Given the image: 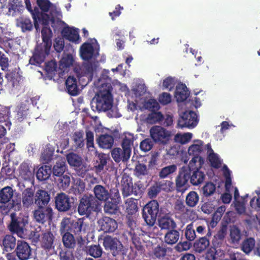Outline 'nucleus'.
Returning <instances> with one entry per match:
<instances>
[{
  "label": "nucleus",
  "instance_id": "nucleus-1",
  "mask_svg": "<svg viewBox=\"0 0 260 260\" xmlns=\"http://www.w3.org/2000/svg\"><path fill=\"white\" fill-rule=\"evenodd\" d=\"M111 82V79L104 74H102V77L94 82V84L97 87L98 91L90 103L93 111L105 112L112 107L113 87Z\"/></svg>",
  "mask_w": 260,
  "mask_h": 260
},
{
  "label": "nucleus",
  "instance_id": "nucleus-2",
  "mask_svg": "<svg viewBox=\"0 0 260 260\" xmlns=\"http://www.w3.org/2000/svg\"><path fill=\"white\" fill-rule=\"evenodd\" d=\"M202 167H199V164H196L183 166L180 168L175 179L176 190L185 191L188 185V181L193 186L202 184L205 179L204 173L200 170Z\"/></svg>",
  "mask_w": 260,
  "mask_h": 260
},
{
  "label": "nucleus",
  "instance_id": "nucleus-3",
  "mask_svg": "<svg viewBox=\"0 0 260 260\" xmlns=\"http://www.w3.org/2000/svg\"><path fill=\"white\" fill-rule=\"evenodd\" d=\"M13 189L9 186L0 189V203L8 204L1 205L0 209L3 214H8L11 209L19 211L21 209V199L20 197H14Z\"/></svg>",
  "mask_w": 260,
  "mask_h": 260
},
{
  "label": "nucleus",
  "instance_id": "nucleus-4",
  "mask_svg": "<svg viewBox=\"0 0 260 260\" xmlns=\"http://www.w3.org/2000/svg\"><path fill=\"white\" fill-rule=\"evenodd\" d=\"M99 207V203L93 195L85 194L79 200L78 212L80 215L89 216L92 212L98 211Z\"/></svg>",
  "mask_w": 260,
  "mask_h": 260
},
{
  "label": "nucleus",
  "instance_id": "nucleus-5",
  "mask_svg": "<svg viewBox=\"0 0 260 260\" xmlns=\"http://www.w3.org/2000/svg\"><path fill=\"white\" fill-rule=\"evenodd\" d=\"M159 207L157 201L153 200L143 207L142 217L147 225L153 226L155 223L159 212Z\"/></svg>",
  "mask_w": 260,
  "mask_h": 260
},
{
  "label": "nucleus",
  "instance_id": "nucleus-6",
  "mask_svg": "<svg viewBox=\"0 0 260 260\" xmlns=\"http://www.w3.org/2000/svg\"><path fill=\"white\" fill-rule=\"evenodd\" d=\"M150 135L155 143L160 145L167 144L171 138V132L161 126H153L150 129Z\"/></svg>",
  "mask_w": 260,
  "mask_h": 260
},
{
  "label": "nucleus",
  "instance_id": "nucleus-7",
  "mask_svg": "<svg viewBox=\"0 0 260 260\" xmlns=\"http://www.w3.org/2000/svg\"><path fill=\"white\" fill-rule=\"evenodd\" d=\"M204 150L203 141L200 140H195L194 144L190 146L188 149V154L192 156L188 165L199 164V167L203 166L204 164V159L201 155L204 152Z\"/></svg>",
  "mask_w": 260,
  "mask_h": 260
},
{
  "label": "nucleus",
  "instance_id": "nucleus-8",
  "mask_svg": "<svg viewBox=\"0 0 260 260\" xmlns=\"http://www.w3.org/2000/svg\"><path fill=\"white\" fill-rule=\"evenodd\" d=\"M11 222L8 226L9 230L13 233L22 237L26 231L25 226L28 224L26 217L16 216L15 213L11 214Z\"/></svg>",
  "mask_w": 260,
  "mask_h": 260
},
{
  "label": "nucleus",
  "instance_id": "nucleus-9",
  "mask_svg": "<svg viewBox=\"0 0 260 260\" xmlns=\"http://www.w3.org/2000/svg\"><path fill=\"white\" fill-rule=\"evenodd\" d=\"M84 219V217H82L77 220H73L72 221H62L60 229L61 234H63V232H67L76 236H81Z\"/></svg>",
  "mask_w": 260,
  "mask_h": 260
},
{
  "label": "nucleus",
  "instance_id": "nucleus-10",
  "mask_svg": "<svg viewBox=\"0 0 260 260\" xmlns=\"http://www.w3.org/2000/svg\"><path fill=\"white\" fill-rule=\"evenodd\" d=\"M34 218L36 222L44 224L50 222L52 220L53 212L50 207L39 206L34 212Z\"/></svg>",
  "mask_w": 260,
  "mask_h": 260
},
{
  "label": "nucleus",
  "instance_id": "nucleus-11",
  "mask_svg": "<svg viewBox=\"0 0 260 260\" xmlns=\"http://www.w3.org/2000/svg\"><path fill=\"white\" fill-rule=\"evenodd\" d=\"M30 13L32 14V18L34 19V27L37 30L39 29L38 21L43 25V26L47 27H49V22L51 21V26L54 28V24L55 23L54 19L53 18H50V16L47 14L46 12L40 13L39 9L35 7L34 10H32V12Z\"/></svg>",
  "mask_w": 260,
  "mask_h": 260
},
{
  "label": "nucleus",
  "instance_id": "nucleus-12",
  "mask_svg": "<svg viewBox=\"0 0 260 260\" xmlns=\"http://www.w3.org/2000/svg\"><path fill=\"white\" fill-rule=\"evenodd\" d=\"M197 123L196 113L192 111H186L179 117L178 121V126L181 128H193L197 125Z\"/></svg>",
  "mask_w": 260,
  "mask_h": 260
},
{
  "label": "nucleus",
  "instance_id": "nucleus-13",
  "mask_svg": "<svg viewBox=\"0 0 260 260\" xmlns=\"http://www.w3.org/2000/svg\"><path fill=\"white\" fill-rule=\"evenodd\" d=\"M14 253L19 260H28L32 255L30 245L23 240H18Z\"/></svg>",
  "mask_w": 260,
  "mask_h": 260
},
{
  "label": "nucleus",
  "instance_id": "nucleus-14",
  "mask_svg": "<svg viewBox=\"0 0 260 260\" xmlns=\"http://www.w3.org/2000/svg\"><path fill=\"white\" fill-rule=\"evenodd\" d=\"M72 202L70 197L63 192L57 193L55 198V206L59 212H67L72 207Z\"/></svg>",
  "mask_w": 260,
  "mask_h": 260
},
{
  "label": "nucleus",
  "instance_id": "nucleus-15",
  "mask_svg": "<svg viewBox=\"0 0 260 260\" xmlns=\"http://www.w3.org/2000/svg\"><path fill=\"white\" fill-rule=\"evenodd\" d=\"M103 245L106 250L112 251L113 255L116 256L122 247L120 241L116 238H113L111 236H107L103 240Z\"/></svg>",
  "mask_w": 260,
  "mask_h": 260
},
{
  "label": "nucleus",
  "instance_id": "nucleus-16",
  "mask_svg": "<svg viewBox=\"0 0 260 260\" xmlns=\"http://www.w3.org/2000/svg\"><path fill=\"white\" fill-rule=\"evenodd\" d=\"M81 57L84 60H89L96 58L99 55L98 51H95L93 46L90 43H83L80 49Z\"/></svg>",
  "mask_w": 260,
  "mask_h": 260
},
{
  "label": "nucleus",
  "instance_id": "nucleus-17",
  "mask_svg": "<svg viewBox=\"0 0 260 260\" xmlns=\"http://www.w3.org/2000/svg\"><path fill=\"white\" fill-rule=\"evenodd\" d=\"M101 230L106 233L114 232L117 228V223L113 218L104 216L98 221Z\"/></svg>",
  "mask_w": 260,
  "mask_h": 260
},
{
  "label": "nucleus",
  "instance_id": "nucleus-18",
  "mask_svg": "<svg viewBox=\"0 0 260 260\" xmlns=\"http://www.w3.org/2000/svg\"><path fill=\"white\" fill-rule=\"evenodd\" d=\"M50 200V195L45 190L38 189L35 193V204L37 207H48Z\"/></svg>",
  "mask_w": 260,
  "mask_h": 260
},
{
  "label": "nucleus",
  "instance_id": "nucleus-19",
  "mask_svg": "<svg viewBox=\"0 0 260 260\" xmlns=\"http://www.w3.org/2000/svg\"><path fill=\"white\" fill-rule=\"evenodd\" d=\"M61 33L62 37L66 40L76 43H79L80 37L78 28L70 27L69 26L64 27Z\"/></svg>",
  "mask_w": 260,
  "mask_h": 260
},
{
  "label": "nucleus",
  "instance_id": "nucleus-20",
  "mask_svg": "<svg viewBox=\"0 0 260 260\" xmlns=\"http://www.w3.org/2000/svg\"><path fill=\"white\" fill-rule=\"evenodd\" d=\"M16 239L11 235H6L2 241V247L3 253L10 252L13 251L16 247Z\"/></svg>",
  "mask_w": 260,
  "mask_h": 260
},
{
  "label": "nucleus",
  "instance_id": "nucleus-21",
  "mask_svg": "<svg viewBox=\"0 0 260 260\" xmlns=\"http://www.w3.org/2000/svg\"><path fill=\"white\" fill-rule=\"evenodd\" d=\"M158 222L161 230L169 231L176 228V222L169 214L160 216L158 219Z\"/></svg>",
  "mask_w": 260,
  "mask_h": 260
},
{
  "label": "nucleus",
  "instance_id": "nucleus-22",
  "mask_svg": "<svg viewBox=\"0 0 260 260\" xmlns=\"http://www.w3.org/2000/svg\"><path fill=\"white\" fill-rule=\"evenodd\" d=\"M35 193L31 188H27L22 193V202L24 207L28 208L35 203Z\"/></svg>",
  "mask_w": 260,
  "mask_h": 260
},
{
  "label": "nucleus",
  "instance_id": "nucleus-23",
  "mask_svg": "<svg viewBox=\"0 0 260 260\" xmlns=\"http://www.w3.org/2000/svg\"><path fill=\"white\" fill-rule=\"evenodd\" d=\"M55 237L51 232H47L42 235L40 240L41 246L45 250H50L54 247Z\"/></svg>",
  "mask_w": 260,
  "mask_h": 260
},
{
  "label": "nucleus",
  "instance_id": "nucleus-24",
  "mask_svg": "<svg viewBox=\"0 0 260 260\" xmlns=\"http://www.w3.org/2000/svg\"><path fill=\"white\" fill-rule=\"evenodd\" d=\"M94 197L100 201H106L110 198V193L108 189L103 185H96L93 189Z\"/></svg>",
  "mask_w": 260,
  "mask_h": 260
},
{
  "label": "nucleus",
  "instance_id": "nucleus-25",
  "mask_svg": "<svg viewBox=\"0 0 260 260\" xmlns=\"http://www.w3.org/2000/svg\"><path fill=\"white\" fill-rule=\"evenodd\" d=\"M189 91L185 84H179L176 88L175 96L178 102L185 101L189 95Z\"/></svg>",
  "mask_w": 260,
  "mask_h": 260
},
{
  "label": "nucleus",
  "instance_id": "nucleus-26",
  "mask_svg": "<svg viewBox=\"0 0 260 260\" xmlns=\"http://www.w3.org/2000/svg\"><path fill=\"white\" fill-rule=\"evenodd\" d=\"M31 166L27 161L21 163L19 167V176L25 180H30L32 176Z\"/></svg>",
  "mask_w": 260,
  "mask_h": 260
},
{
  "label": "nucleus",
  "instance_id": "nucleus-27",
  "mask_svg": "<svg viewBox=\"0 0 260 260\" xmlns=\"http://www.w3.org/2000/svg\"><path fill=\"white\" fill-rule=\"evenodd\" d=\"M66 85L67 90L70 95L76 96L79 93V90L77 84V80L75 77H69L66 80Z\"/></svg>",
  "mask_w": 260,
  "mask_h": 260
},
{
  "label": "nucleus",
  "instance_id": "nucleus-28",
  "mask_svg": "<svg viewBox=\"0 0 260 260\" xmlns=\"http://www.w3.org/2000/svg\"><path fill=\"white\" fill-rule=\"evenodd\" d=\"M97 142L100 147L104 149H110L113 145L114 138L110 135H102L97 139Z\"/></svg>",
  "mask_w": 260,
  "mask_h": 260
},
{
  "label": "nucleus",
  "instance_id": "nucleus-29",
  "mask_svg": "<svg viewBox=\"0 0 260 260\" xmlns=\"http://www.w3.org/2000/svg\"><path fill=\"white\" fill-rule=\"evenodd\" d=\"M16 24L24 32L31 31L33 29V24L30 19L26 17H20L17 19Z\"/></svg>",
  "mask_w": 260,
  "mask_h": 260
},
{
  "label": "nucleus",
  "instance_id": "nucleus-30",
  "mask_svg": "<svg viewBox=\"0 0 260 260\" xmlns=\"http://www.w3.org/2000/svg\"><path fill=\"white\" fill-rule=\"evenodd\" d=\"M104 206V211L105 213L113 215H116L119 212V208L118 206L119 203L113 201H106Z\"/></svg>",
  "mask_w": 260,
  "mask_h": 260
},
{
  "label": "nucleus",
  "instance_id": "nucleus-31",
  "mask_svg": "<svg viewBox=\"0 0 260 260\" xmlns=\"http://www.w3.org/2000/svg\"><path fill=\"white\" fill-rule=\"evenodd\" d=\"M180 237L179 231L175 229L168 231L164 237L165 242L169 245H172L176 243Z\"/></svg>",
  "mask_w": 260,
  "mask_h": 260
},
{
  "label": "nucleus",
  "instance_id": "nucleus-32",
  "mask_svg": "<svg viewBox=\"0 0 260 260\" xmlns=\"http://www.w3.org/2000/svg\"><path fill=\"white\" fill-rule=\"evenodd\" d=\"M52 173L51 167L45 165L41 167L36 173L37 178L40 181H45L49 179Z\"/></svg>",
  "mask_w": 260,
  "mask_h": 260
},
{
  "label": "nucleus",
  "instance_id": "nucleus-33",
  "mask_svg": "<svg viewBox=\"0 0 260 260\" xmlns=\"http://www.w3.org/2000/svg\"><path fill=\"white\" fill-rule=\"evenodd\" d=\"M169 248L163 244L155 247L152 251V257L154 259H163L167 255V252Z\"/></svg>",
  "mask_w": 260,
  "mask_h": 260
},
{
  "label": "nucleus",
  "instance_id": "nucleus-34",
  "mask_svg": "<svg viewBox=\"0 0 260 260\" xmlns=\"http://www.w3.org/2000/svg\"><path fill=\"white\" fill-rule=\"evenodd\" d=\"M95 70L96 66L94 63L88 62L83 64L82 67L83 76L87 78L88 82L92 80Z\"/></svg>",
  "mask_w": 260,
  "mask_h": 260
},
{
  "label": "nucleus",
  "instance_id": "nucleus-35",
  "mask_svg": "<svg viewBox=\"0 0 260 260\" xmlns=\"http://www.w3.org/2000/svg\"><path fill=\"white\" fill-rule=\"evenodd\" d=\"M47 55L39 48L35 49L32 56L29 59V63L31 64L39 66L44 62Z\"/></svg>",
  "mask_w": 260,
  "mask_h": 260
},
{
  "label": "nucleus",
  "instance_id": "nucleus-36",
  "mask_svg": "<svg viewBox=\"0 0 260 260\" xmlns=\"http://www.w3.org/2000/svg\"><path fill=\"white\" fill-rule=\"evenodd\" d=\"M64 232L62 238L63 246L68 249H74L76 242L73 235L70 232Z\"/></svg>",
  "mask_w": 260,
  "mask_h": 260
},
{
  "label": "nucleus",
  "instance_id": "nucleus-37",
  "mask_svg": "<svg viewBox=\"0 0 260 260\" xmlns=\"http://www.w3.org/2000/svg\"><path fill=\"white\" fill-rule=\"evenodd\" d=\"M242 235L240 230L236 226H231L230 230V241L232 244H238L241 239Z\"/></svg>",
  "mask_w": 260,
  "mask_h": 260
},
{
  "label": "nucleus",
  "instance_id": "nucleus-38",
  "mask_svg": "<svg viewBox=\"0 0 260 260\" xmlns=\"http://www.w3.org/2000/svg\"><path fill=\"white\" fill-rule=\"evenodd\" d=\"M57 64L56 61L51 60L46 63L45 70L46 76L51 80L54 78L57 71Z\"/></svg>",
  "mask_w": 260,
  "mask_h": 260
},
{
  "label": "nucleus",
  "instance_id": "nucleus-39",
  "mask_svg": "<svg viewBox=\"0 0 260 260\" xmlns=\"http://www.w3.org/2000/svg\"><path fill=\"white\" fill-rule=\"evenodd\" d=\"M69 164L71 166L80 168L82 166V158L78 154L70 152L66 156Z\"/></svg>",
  "mask_w": 260,
  "mask_h": 260
},
{
  "label": "nucleus",
  "instance_id": "nucleus-40",
  "mask_svg": "<svg viewBox=\"0 0 260 260\" xmlns=\"http://www.w3.org/2000/svg\"><path fill=\"white\" fill-rule=\"evenodd\" d=\"M24 9L22 5L17 3L15 0H10L8 4L9 15L13 16L17 15Z\"/></svg>",
  "mask_w": 260,
  "mask_h": 260
},
{
  "label": "nucleus",
  "instance_id": "nucleus-41",
  "mask_svg": "<svg viewBox=\"0 0 260 260\" xmlns=\"http://www.w3.org/2000/svg\"><path fill=\"white\" fill-rule=\"evenodd\" d=\"M209 240L206 237H201L197 240L193 244L196 251L201 253L206 250L209 246Z\"/></svg>",
  "mask_w": 260,
  "mask_h": 260
},
{
  "label": "nucleus",
  "instance_id": "nucleus-42",
  "mask_svg": "<svg viewBox=\"0 0 260 260\" xmlns=\"http://www.w3.org/2000/svg\"><path fill=\"white\" fill-rule=\"evenodd\" d=\"M54 180L58 187L63 190L66 189L69 186L71 182L70 177L64 174L54 177Z\"/></svg>",
  "mask_w": 260,
  "mask_h": 260
},
{
  "label": "nucleus",
  "instance_id": "nucleus-43",
  "mask_svg": "<svg viewBox=\"0 0 260 260\" xmlns=\"http://www.w3.org/2000/svg\"><path fill=\"white\" fill-rule=\"evenodd\" d=\"M67 170V165L65 161L62 160L57 161L53 167L52 173L55 177L63 175Z\"/></svg>",
  "mask_w": 260,
  "mask_h": 260
},
{
  "label": "nucleus",
  "instance_id": "nucleus-44",
  "mask_svg": "<svg viewBox=\"0 0 260 260\" xmlns=\"http://www.w3.org/2000/svg\"><path fill=\"white\" fill-rule=\"evenodd\" d=\"M86 252L94 258H99L103 253V249L99 244H93L86 247Z\"/></svg>",
  "mask_w": 260,
  "mask_h": 260
},
{
  "label": "nucleus",
  "instance_id": "nucleus-45",
  "mask_svg": "<svg viewBox=\"0 0 260 260\" xmlns=\"http://www.w3.org/2000/svg\"><path fill=\"white\" fill-rule=\"evenodd\" d=\"M126 212L128 215H133L135 214L138 210V202L134 198H129L125 201Z\"/></svg>",
  "mask_w": 260,
  "mask_h": 260
},
{
  "label": "nucleus",
  "instance_id": "nucleus-46",
  "mask_svg": "<svg viewBox=\"0 0 260 260\" xmlns=\"http://www.w3.org/2000/svg\"><path fill=\"white\" fill-rule=\"evenodd\" d=\"M111 155L113 159L116 162H119L121 161L126 162L129 158L125 157L124 150L120 148H115L111 152Z\"/></svg>",
  "mask_w": 260,
  "mask_h": 260
},
{
  "label": "nucleus",
  "instance_id": "nucleus-47",
  "mask_svg": "<svg viewBox=\"0 0 260 260\" xmlns=\"http://www.w3.org/2000/svg\"><path fill=\"white\" fill-rule=\"evenodd\" d=\"M134 140L133 138L125 137L122 140L121 144L122 149L124 150L125 157L129 158L131 154L132 146L133 145Z\"/></svg>",
  "mask_w": 260,
  "mask_h": 260
},
{
  "label": "nucleus",
  "instance_id": "nucleus-48",
  "mask_svg": "<svg viewBox=\"0 0 260 260\" xmlns=\"http://www.w3.org/2000/svg\"><path fill=\"white\" fill-rule=\"evenodd\" d=\"M199 196L198 193L194 191H190L185 198L186 204L189 207H194L198 203Z\"/></svg>",
  "mask_w": 260,
  "mask_h": 260
},
{
  "label": "nucleus",
  "instance_id": "nucleus-49",
  "mask_svg": "<svg viewBox=\"0 0 260 260\" xmlns=\"http://www.w3.org/2000/svg\"><path fill=\"white\" fill-rule=\"evenodd\" d=\"M134 172L136 176L142 179L143 177L148 175L149 169L145 164L138 162L135 166Z\"/></svg>",
  "mask_w": 260,
  "mask_h": 260
},
{
  "label": "nucleus",
  "instance_id": "nucleus-50",
  "mask_svg": "<svg viewBox=\"0 0 260 260\" xmlns=\"http://www.w3.org/2000/svg\"><path fill=\"white\" fill-rule=\"evenodd\" d=\"M83 136L84 133L82 131L76 132L73 134L72 139L76 149L82 148L84 146Z\"/></svg>",
  "mask_w": 260,
  "mask_h": 260
},
{
  "label": "nucleus",
  "instance_id": "nucleus-51",
  "mask_svg": "<svg viewBox=\"0 0 260 260\" xmlns=\"http://www.w3.org/2000/svg\"><path fill=\"white\" fill-rule=\"evenodd\" d=\"M208 159L212 167L216 169L221 167L222 161L216 153H209L208 155Z\"/></svg>",
  "mask_w": 260,
  "mask_h": 260
},
{
  "label": "nucleus",
  "instance_id": "nucleus-52",
  "mask_svg": "<svg viewBox=\"0 0 260 260\" xmlns=\"http://www.w3.org/2000/svg\"><path fill=\"white\" fill-rule=\"evenodd\" d=\"M108 157L104 153H100L99 154L96 162L95 165L96 171L101 172L102 171L104 167L107 163Z\"/></svg>",
  "mask_w": 260,
  "mask_h": 260
},
{
  "label": "nucleus",
  "instance_id": "nucleus-53",
  "mask_svg": "<svg viewBox=\"0 0 260 260\" xmlns=\"http://www.w3.org/2000/svg\"><path fill=\"white\" fill-rule=\"evenodd\" d=\"M255 245V240L253 238L245 239L242 244V250L246 253H249L253 249Z\"/></svg>",
  "mask_w": 260,
  "mask_h": 260
},
{
  "label": "nucleus",
  "instance_id": "nucleus-54",
  "mask_svg": "<svg viewBox=\"0 0 260 260\" xmlns=\"http://www.w3.org/2000/svg\"><path fill=\"white\" fill-rule=\"evenodd\" d=\"M164 116L160 112H152L147 117V120L150 123H160L164 120Z\"/></svg>",
  "mask_w": 260,
  "mask_h": 260
},
{
  "label": "nucleus",
  "instance_id": "nucleus-55",
  "mask_svg": "<svg viewBox=\"0 0 260 260\" xmlns=\"http://www.w3.org/2000/svg\"><path fill=\"white\" fill-rule=\"evenodd\" d=\"M177 170V166L175 165H171L162 168L159 173V176L160 178H165L169 175L174 173Z\"/></svg>",
  "mask_w": 260,
  "mask_h": 260
},
{
  "label": "nucleus",
  "instance_id": "nucleus-56",
  "mask_svg": "<svg viewBox=\"0 0 260 260\" xmlns=\"http://www.w3.org/2000/svg\"><path fill=\"white\" fill-rule=\"evenodd\" d=\"M215 207L216 205L213 201H208L202 205L201 209L204 213L209 214L213 212Z\"/></svg>",
  "mask_w": 260,
  "mask_h": 260
},
{
  "label": "nucleus",
  "instance_id": "nucleus-57",
  "mask_svg": "<svg viewBox=\"0 0 260 260\" xmlns=\"http://www.w3.org/2000/svg\"><path fill=\"white\" fill-rule=\"evenodd\" d=\"M215 185L212 182H207L203 187V194L206 197L212 195L215 191Z\"/></svg>",
  "mask_w": 260,
  "mask_h": 260
},
{
  "label": "nucleus",
  "instance_id": "nucleus-58",
  "mask_svg": "<svg viewBox=\"0 0 260 260\" xmlns=\"http://www.w3.org/2000/svg\"><path fill=\"white\" fill-rule=\"evenodd\" d=\"M161 185L155 183L150 186L148 189V196L150 199L155 198L161 191Z\"/></svg>",
  "mask_w": 260,
  "mask_h": 260
},
{
  "label": "nucleus",
  "instance_id": "nucleus-59",
  "mask_svg": "<svg viewBox=\"0 0 260 260\" xmlns=\"http://www.w3.org/2000/svg\"><path fill=\"white\" fill-rule=\"evenodd\" d=\"M74 61L73 57L72 54H68L62 57L60 61V66L63 68H69L72 66Z\"/></svg>",
  "mask_w": 260,
  "mask_h": 260
},
{
  "label": "nucleus",
  "instance_id": "nucleus-60",
  "mask_svg": "<svg viewBox=\"0 0 260 260\" xmlns=\"http://www.w3.org/2000/svg\"><path fill=\"white\" fill-rule=\"evenodd\" d=\"M10 116V109L7 107L0 106V122L7 121Z\"/></svg>",
  "mask_w": 260,
  "mask_h": 260
},
{
  "label": "nucleus",
  "instance_id": "nucleus-61",
  "mask_svg": "<svg viewBox=\"0 0 260 260\" xmlns=\"http://www.w3.org/2000/svg\"><path fill=\"white\" fill-rule=\"evenodd\" d=\"M153 145V142L151 139L146 138L141 142L140 147L142 151L148 152L152 148Z\"/></svg>",
  "mask_w": 260,
  "mask_h": 260
},
{
  "label": "nucleus",
  "instance_id": "nucleus-62",
  "mask_svg": "<svg viewBox=\"0 0 260 260\" xmlns=\"http://www.w3.org/2000/svg\"><path fill=\"white\" fill-rule=\"evenodd\" d=\"M185 236L189 241H193L196 237V232L193 228V224L190 223L187 225L185 232Z\"/></svg>",
  "mask_w": 260,
  "mask_h": 260
},
{
  "label": "nucleus",
  "instance_id": "nucleus-63",
  "mask_svg": "<svg viewBox=\"0 0 260 260\" xmlns=\"http://www.w3.org/2000/svg\"><path fill=\"white\" fill-rule=\"evenodd\" d=\"M37 4L41 12H48L52 5L49 0H37Z\"/></svg>",
  "mask_w": 260,
  "mask_h": 260
},
{
  "label": "nucleus",
  "instance_id": "nucleus-64",
  "mask_svg": "<svg viewBox=\"0 0 260 260\" xmlns=\"http://www.w3.org/2000/svg\"><path fill=\"white\" fill-rule=\"evenodd\" d=\"M59 256L60 260H75L73 252L68 250H61Z\"/></svg>",
  "mask_w": 260,
  "mask_h": 260
}]
</instances>
